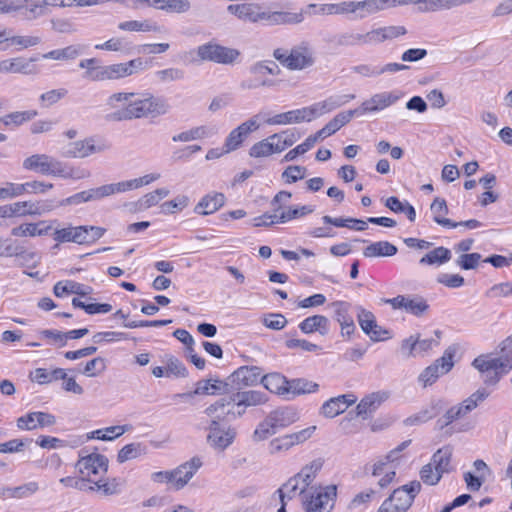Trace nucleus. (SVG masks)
Instances as JSON below:
<instances>
[{"label": "nucleus", "instance_id": "nucleus-9", "mask_svg": "<svg viewBox=\"0 0 512 512\" xmlns=\"http://www.w3.org/2000/svg\"><path fill=\"white\" fill-rule=\"evenodd\" d=\"M197 55L203 61L227 65L234 63L239 57L240 52L237 49L207 43L197 48Z\"/></svg>", "mask_w": 512, "mask_h": 512}, {"label": "nucleus", "instance_id": "nucleus-55", "mask_svg": "<svg viewBox=\"0 0 512 512\" xmlns=\"http://www.w3.org/2000/svg\"><path fill=\"white\" fill-rule=\"evenodd\" d=\"M490 395V392L486 388H479L467 399H465L459 407L461 408L464 415L474 410L480 403L484 402Z\"/></svg>", "mask_w": 512, "mask_h": 512}, {"label": "nucleus", "instance_id": "nucleus-46", "mask_svg": "<svg viewBox=\"0 0 512 512\" xmlns=\"http://www.w3.org/2000/svg\"><path fill=\"white\" fill-rule=\"evenodd\" d=\"M323 466V460L321 458L315 459L311 461L309 464L305 465L299 473L296 475L301 480V492L309 489V486L314 481L317 473L321 470Z\"/></svg>", "mask_w": 512, "mask_h": 512}, {"label": "nucleus", "instance_id": "nucleus-34", "mask_svg": "<svg viewBox=\"0 0 512 512\" xmlns=\"http://www.w3.org/2000/svg\"><path fill=\"white\" fill-rule=\"evenodd\" d=\"M53 291L56 297H63L69 294H76L84 297L91 293L92 288L73 280H64L57 282L54 285Z\"/></svg>", "mask_w": 512, "mask_h": 512}, {"label": "nucleus", "instance_id": "nucleus-64", "mask_svg": "<svg viewBox=\"0 0 512 512\" xmlns=\"http://www.w3.org/2000/svg\"><path fill=\"white\" fill-rule=\"evenodd\" d=\"M300 483L301 480L297 475L290 478L281 488L277 490L280 501L283 502L285 498L292 499L298 490L301 492V487H299Z\"/></svg>", "mask_w": 512, "mask_h": 512}, {"label": "nucleus", "instance_id": "nucleus-50", "mask_svg": "<svg viewBox=\"0 0 512 512\" xmlns=\"http://www.w3.org/2000/svg\"><path fill=\"white\" fill-rule=\"evenodd\" d=\"M308 8H317L314 12L315 14L322 15H347L350 14L349 1H343L340 3H329V4H321L317 6L316 4L308 5Z\"/></svg>", "mask_w": 512, "mask_h": 512}, {"label": "nucleus", "instance_id": "nucleus-57", "mask_svg": "<svg viewBox=\"0 0 512 512\" xmlns=\"http://www.w3.org/2000/svg\"><path fill=\"white\" fill-rule=\"evenodd\" d=\"M249 71L256 77H263L266 74L279 75L281 70L272 60L258 61L250 66Z\"/></svg>", "mask_w": 512, "mask_h": 512}, {"label": "nucleus", "instance_id": "nucleus-35", "mask_svg": "<svg viewBox=\"0 0 512 512\" xmlns=\"http://www.w3.org/2000/svg\"><path fill=\"white\" fill-rule=\"evenodd\" d=\"M261 384L271 393L288 395L289 380L280 373H269L261 378Z\"/></svg>", "mask_w": 512, "mask_h": 512}, {"label": "nucleus", "instance_id": "nucleus-53", "mask_svg": "<svg viewBox=\"0 0 512 512\" xmlns=\"http://www.w3.org/2000/svg\"><path fill=\"white\" fill-rule=\"evenodd\" d=\"M17 187L18 195L22 196L24 194H45L53 188V184L33 180L25 183H17Z\"/></svg>", "mask_w": 512, "mask_h": 512}, {"label": "nucleus", "instance_id": "nucleus-63", "mask_svg": "<svg viewBox=\"0 0 512 512\" xmlns=\"http://www.w3.org/2000/svg\"><path fill=\"white\" fill-rule=\"evenodd\" d=\"M276 432L270 419L266 416L265 419L257 425L253 432L252 439L255 442H260L274 435Z\"/></svg>", "mask_w": 512, "mask_h": 512}, {"label": "nucleus", "instance_id": "nucleus-7", "mask_svg": "<svg viewBox=\"0 0 512 512\" xmlns=\"http://www.w3.org/2000/svg\"><path fill=\"white\" fill-rule=\"evenodd\" d=\"M111 148L106 140L97 137H87L69 143L63 155L67 158H87L93 154L103 153Z\"/></svg>", "mask_w": 512, "mask_h": 512}, {"label": "nucleus", "instance_id": "nucleus-2", "mask_svg": "<svg viewBox=\"0 0 512 512\" xmlns=\"http://www.w3.org/2000/svg\"><path fill=\"white\" fill-rule=\"evenodd\" d=\"M23 168L42 175L62 178L82 179L90 176L88 171L75 173L73 169H68L66 164L47 154H34L26 158L23 161Z\"/></svg>", "mask_w": 512, "mask_h": 512}, {"label": "nucleus", "instance_id": "nucleus-28", "mask_svg": "<svg viewBox=\"0 0 512 512\" xmlns=\"http://www.w3.org/2000/svg\"><path fill=\"white\" fill-rule=\"evenodd\" d=\"M353 117H355L353 110L340 112L334 116L322 129L317 131L314 136L316 137L317 141L319 139L331 136L347 123H349Z\"/></svg>", "mask_w": 512, "mask_h": 512}, {"label": "nucleus", "instance_id": "nucleus-51", "mask_svg": "<svg viewBox=\"0 0 512 512\" xmlns=\"http://www.w3.org/2000/svg\"><path fill=\"white\" fill-rule=\"evenodd\" d=\"M325 224H330L335 227H347L350 229H354L357 231H364L367 229V222L360 219L354 218H333L331 216L325 215L322 218Z\"/></svg>", "mask_w": 512, "mask_h": 512}, {"label": "nucleus", "instance_id": "nucleus-33", "mask_svg": "<svg viewBox=\"0 0 512 512\" xmlns=\"http://www.w3.org/2000/svg\"><path fill=\"white\" fill-rule=\"evenodd\" d=\"M350 14L356 19H364L382 10L381 0L349 1Z\"/></svg>", "mask_w": 512, "mask_h": 512}, {"label": "nucleus", "instance_id": "nucleus-52", "mask_svg": "<svg viewBox=\"0 0 512 512\" xmlns=\"http://www.w3.org/2000/svg\"><path fill=\"white\" fill-rule=\"evenodd\" d=\"M500 356L497 357L502 365V373H509L512 369V334L498 345Z\"/></svg>", "mask_w": 512, "mask_h": 512}, {"label": "nucleus", "instance_id": "nucleus-48", "mask_svg": "<svg viewBox=\"0 0 512 512\" xmlns=\"http://www.w3.org/2000/svg\"><path fill=\"white\" fill-rule=\"evenodd\" d=\"M319 389L316 382L310 381L305 378H295L289 380L288 394L302 395L315 393Z\"/></svg>", "mask_w": 512, "mask_h": 512}, {"label": "nucleus", "instance_id": "nucleus-5", "mask_svg": "<svg viewBox=\"0 0 512 512\" xmlns=\"http://www.w3.org/2000/svg\"><path fill=\"white\" fill-rule=\"evenodd\" d=\"M420 490L421 483L416 480L395 489L377 512H406Z\"/></svg>", "mask_w": 512, "mask_h": 512}, {"label": "nucleus", "instance_id": "nucleus-4", "mask_svg": "<svg viewBox=\"0 0 512 512\" xmlns=\"http://www.w3.org/2000/svg\"><path fill=\"white\" fill-rule=\"evenodd\" d=\"M301 495L304 512H331L337 497V487H310Z\"/></svg>", "mask_w": 512, "mask_h": 512}, {"label": "nucleus", "instance_id": "nucleus-30", "mask_svg": "<svg viewBox=\"0 0 512 512\" xmlns=\"http://www.w3.org/2000/svg\"><path fill=\"white\" fill-rule=\"evenodd\" d=\"M267 417L270 419L276 431L290 426L299 419L297 410L293 407L278 408L271 411Z\"/></svg>", "mask_w": 512, "mask_h": 512}, {"label": "nucleus", "instance_id": "nucleus-29", "mask_svg": "<svg viewBox=\"0 0 512 512\" xmlns=\"http://www.w3.org/2000/svg\"><path fill=\"white\" fill-rule=\"evenodd\" d=\"M36 60L37 58L26 60L22 57L5 59L0 61V73H21L26 75L36 73L35 67L31 65V62Z\"/></svg>", "mask_w": 512, "mask_h": 512}, {"label": "nucleus", "instance_id": "nucleus-58", "mask_svg": "<svg viewBox=\"0 0 512 512\" xmlns=\"http://www.w3.org/2000/svg\"><path fill=\"white\" fill-rule=\"evenodd\" d=\"M277 137L274 136V134L270 135L269 137L256 142L252 145V147L249 150V155L253 158H261V157H268L273 154L271 141L276 139Z\"/></svg>", "mask_w": 512, "mask_h": 512}, {"label": "nucleus", "instance_id": "nucleus-31", "mask_svg": "<svg viewBox=\"0 0 512 512\" xmlns=\"http://www.w3.org/2000/svg\"><path fill=\"white\" fill-rule=\"evenodd\" d=\"M232 381L242 386H254L261 383L262 370L257 366H242L232 375Z\"/></svg>", "mask_w": 512, "mask_h": 512}, {"label": "nucleus", "instance_id": "nucleus-49", "mask_svg": "<svg viewBox=\"0 0 512 512\" xmlns=\"http://www.w3.org/2000/svg\"><path fill=\"white\" fill-rule=\"evenodd\" d=\"M38 115L37 110H25V111H15L5 115L0 118V123H3L5 126H20L26 122L31 121Z\"/></svg>", "mask_w": 512, "mask_h": 512}, {"label": "nucleus", "instance_id": "nucleus-54", "mask_svg": "<svg viewBox=\"0 0 512 512\" xmlns=\"http://www.w3.org/2000/svg\"><path fill=\"white\" fill-rule=\"evenodd\" d=\"M130 430L129 425H121V426H110L104 429H98L91 432V438H95L103 441H111L115 438L120 437L125 432Z\"/></svg>", "mask_w": 512, "mask_h": 512}, {"label": "nucleus", "instance_id": "nucleus-56", "mask_svg": "<svg viewBox=\"0 0 512 512\" xmlns=\"http://www.w3.org/2000/svg\"><path fill=\"white\" fill-rule=\"evenodd\" d=\"M211 134V130L206 126L194 127L190 130L183 131L172 137L173 142H189L193 140L203 139Z\"/></svg>", "mask_w": 512, "mask_h": 512}, {"label": "nucleus", "instance_id": "nucleus-37", "mask_svg": "<svg viewBox=\"0 0 512 512\" xmlns=\"http://www.w3.org/2000/svg\"><path fill=\"white\" fill-rule=\"evenodd\" d=\"M84 52V46L81 44H72L64 48L51 50L42 54L43 59L56 61H70L78 58Z\"/></svg>", "mask_w": 512, "mask_h": 512}, {"label": "nucleus", "instance_id": "nucleus-39", "mask_svg": "<svg viewBox=\"0 0 512 512\" xmlns=\"http://www.w3.org/2000/svg\"><path fill=\"white\" fill-rule=\"evenodd\" d=\"M453 454V448L449 445L439 448L431 458V463L434 465V469L440 474L448 473L452 470L451 458Z\"/></svg>", "mask_w": 512, "mask_h": 512}, {"label": "nucleus", "instance_id": "nucleus-38", "mask_svg": "<svg viewBox=\"0 0 512 512\" xmlns=\"http://www.w3.org/2000/svg\"><path fill=\"white\" fill-rule=\"evenodd\" d=\"M225 203V196L222 193L204 196L195 206V212L200 215H209L220 209Z\"/></svg>", "mask_w": 512, "mask_h": 512}, {"label": "nucleus", "instance_id": "nucleus-62", "mask_svg": "<svg viewBox=\"0 0 512 512\" xmlns=\"http://www.w3.org/2000/svg\"><path fill=\"white\" fill-rule=\"evenodd\" d=\"M8 42L11 45L18 46L19 49H27L42 43V38L36 35H8Z\"/></svg>", "mask_w": 512, "mask_h": 512}, {"label": "nucleus", "instance_id": "nucleus-45", "mask_svg": "<svg viewBox=\"0 0 512 512\" xmlns=\"http://www.w3.org/2000/svg\"><path fill=\"white\" fill-rule=\"evenodd\" d=\"M395 245L388 241H378L371 243L363 250V255L367 258L373 257H391L397 253Z\"/></svg>", "mask_w": 512, "mask_h": 512}, {"label": "nucleus", "instance_id": "nucleus-13", "mask_svg": "<svg viewBox=\"0 0 512 512\" xmlns=\"http://www.w3.org/2000/svg\"><path fill=\"white\" fill-rule=\"evenodd\" d=\"M472 366L480 373L485 374L484 383L487 385H496L501 376L505 374L502 373L500 360L490 355L482 354L476 357L472 362Z\"/></svg>", "mask_w": 512, "mask_h": 512}, {"label": "nucleus", "instance_id": "nucleus-43", "mask_svg": "<svg viewBox=\"0 0 512 512\" xmlns=\"http://www.w3.org/2000/svg\"><path fill=\"white\" fill-rule=\"evenodd\" d=\"M118 28L122 31L130 32H162V27L159 26L155 21L150 19H146L143 21L129 20L120 22L118 24Z\"/></svg>", "mask_w": 512, "mask_h": 512}, {"label": "nucleus", "instance_id": "nucleus-27", "mask_svg": "<svg viewBox=\"0 0 512 512\" xmlns=\"http://www.w3.org/2000/svg\"><path fill=\"white\" fill-rule=\"evenodd\" d=\"M232 401L238 408L263 405L268 401V397L265 393L258 390H245L232 393Z\"/></svg>", "mask_w": 512, "mask_h": 512}, {"label": "nucleus", "instance_id": "nucleus-42", "mask_svg": "<svg viewBox=\"0 0 512 512\" xmlns=\"http://www.w3.org/2000/svg\"><path fill=\"white\" fill-rule=\"evenodd\" d=\"M430 210L433 215V220L437 224L443 227L456 228V224H454V221L445 218V215H447L449 211L445 199L436 197L430 205Z\"/></svg>", "mask_w": 512, "mask_h": 512}, {"label": "nucleus", "instance_id": "nucleus-14", "mask_svg": "<svg viewBox=\"0 0 512 512\" xmlns=\"http://www.w3.org/2000/svg\"><path fill=\"white\" fill-rule=\"evenodd\" d=\"M80 474L91 483L94 480L92 475L105 474L108 470V459L104 455L92 453L81 457L76 464Z\"/></svg>", "mask_w": 512, "mask_h": 512}, {"label": "nucleus", "instance_id": "nucleus-6", "mask_svg": "<svg viewBox=\"0 0 512 512\" xmlns=\"http://www.w3.org/2000/svg\"><path fill=\"white\" fill-rule=\"evenodd\" d=\"M458 351L456 345L449 346L443 356L426 367L418 376V382L425 388L433 385L440 376L447 374L454 366V357Z\"/></svg>", "mask_w": 512, "mask_h": 512}, {"label": "nucleus", "instance_id": "nucleus-26", "mask_svg": "<svg viewBox=\"0 0 512 512\" xmlns=\"http://www.w3.org/2000/svg\"><path fill=\"white\" fill-rule=\"evenodd\" d=\"M407 33L404 26H386L367 32L368 45H375L387 40H393Z\"/></svg>", "mask_w": 512, "mask_h": 512}, {"label": "nucleus", "instance_id": "nucleus-59", "mask_svg": "<svg viewBox=\"0 0 512 512\" xmlns=\"http://www.w3.org/2000/svg\"><path fill=\"white\" fill-rule=\"evenodd\" d=\"M158 82L166 84L175 81H181L185 78L184 70L180 68L170 67L163 70H158L154 73Z\"/></svg>", "mask_w": 512, "mask_h": 512}, {"label": "nucleus", "instance_id": "nucleus-47", "mask_svg": "<svg viewBox=\"0 0 512 512\" xmlns=\"http://www.w3.org/2000/svg\"><path fill=\"white\" fill-rule=\"evenodd\" d=\"M88 201H99L116 193H122L121 182L102 185L100 187L85 190Z\"/></svg>", "mask_w": 512, "mask_h": 512}, {"label": "nucleus", "instance_id": "nucleus-10", "mask_svg": "<svg viewBox=\"0 0 512 512\" xmlns=\"http://www.w3.org/2000/svg\"><path fill=\"white\" fill-rule=\"evenodd\" d=\"M399 99L400 94L396 91H384L373 94L369 99L363 101L359 107L352 110L355 116L376 113L394 105Z\"/></svg>", "mask_w": 512, "mask_h": 512}, {"label": "nucleus", "instance_id": "nucleus-60", "mask_svg": "<svg viewBox=\"0 0 512 512\" xmlns=\"http://www.w3.org/2000/svg\"><path fill=\"white\" fill-rule=\"evenodd\" d=\"M39 489L37 482H28L21 486L4 489L3 495L8 494L14 498H24L36 493Z\"/></svg>", "mask_w": 512, "mask_h": 512}, {"label": "nucleus", "instance_id": "nucleus-18", "mask_svg": "<svg viewBox=\"0 0 512 512\" xmlns=\"http://www.w3.org/2000/svg\"><path fill=\"white\" fill-rule=\"evenodd\" d=\"M56 423L54 415L47 412H30L17 419V427L21 430H35L52 426Z\"/></svg>", "mask_w": 512, "mask_h": 512}, {"label": "nucleus", "instance_id": "nucleus-15", "mask_svg": "<svg viewBox=\"0 0 512 512\" xmlns=\"http://www.w3.org/2000/svg\"><path fill=\"white\" fill-rule=\"evenodd\" d=\"M260 115L261 114L253 116L251 119L243 122L229 133L224 144L225 152H231L238 149L248 134L259 128L257 118L260 117Z\"/></svg>", "mask_w": 512, "mask_h": 512}, {"label": "nucleus", "instance_id": "nucleus-41", "mask_svg": "<svg viewBox=\"0 0 512 512\" xmlns=\"http://www.w3.org/2000/svg\"><path fill=\"white\" fill-rule=\"evenodd\" d=\"M355 98L354 94H347V95H334L330 96L327 99L315 103L316 110L318 113V116H322L326 113H329L345 104L350 102Z\"/></svg>", "mask_w": 512, "mask_h": 512}, {"label": "nucleus", "instance_id": "nucleus-8", "mask_svg": "<svg viewBox=\"0 0 512 512\" xmlns=\"http://www.w3.org/2000/svg\"><path fill=\"white\" fill-rule=\"evenodd\" d=\"M146 68V62L141 57H138L124 63L101 66L100 74L97 75L96 78L102 79V81L119 80L142 72L146 70Z\"/></svg>", "mask_w": 512, "mask_h": 512}, {"label": "nucleus", "instance_id": "nucleus-24", "mask_svg": "<svg viewBox=\"0 0 512 512\" xmlns=\"http://www.w3.org/2000/svg\"><path fill=\"white\" fill-rule=\"evenodd\" d=\"M17 11L24 19L32 21L47 14L48 0H17Z\"/></svg>", "mask_w": 512, "mask_h": 512}, {"label": "nucleus", "instance_id": "nucleus-3", "mask_svg": "<svg viewBox=\"0 0 512 512\" xmlns=\"http://www.w3.org/2000/svg\"><path fill=\"white\" fill-rule=\"evenodd\" d=\"M273 57L285 68L292 71L306 69L315 63L314 51L308 41H301L294 45L290 51L277 48L273 51Z\"/></svg>", "mask_w": 512, "mask_h": 512}, {"label": "nucleus", "instance_id": "nucleus-22", "mask_svg": "<svg viewBox=\"0 0 512 512\" xmlns=\"http://www.w3.org/2000/svg\"><path fill=\"white\" fill-rule=\"evenodd\" d=\"M353 394H344L330 398L321 407V414L326 418H334L343 413L350 405L356 402Z\"/></svg>", "mask_w": 512, "mask_h": 512}, {"label": "nucleus", "instance_id": "nucleus-17", "mask_svg": "<svg viewBox=\"0 0 512 512\" xmlns=\"http://www.w3.org/2000/svg\"><path fill=\"white\" fill-rule=\"evenodd\" d=\"M202 464L201 458L194 456L189 461H186L173 469L172 472H177L173 479V488L175 490L183 489L201 468Z\"/></svg>", "mask_w": 512, "mask_h": 512}, {"label": "nucleus", "instance_id": "nucleus-16", "mask_svg": "<svg viewBox=\"0 0 512 512\" xmlns=\"http://www.w3.org/2000/svg\"><path fill=\"white\" fill-rule=\"evenodd\" d=\"M358 322L362 331L368 335L372 341H381L388 338L389 332L377 324L372 312L359 308Z\"/></svg>", "mask_w": 512, "mask_h": 512}, {"label": "nucleus", "instance_id": "nucleus-32", "mask_svg": "<svg viewBox=\"0 0 512 512\" xmlns=\"http://www.w3.org/2000/svg\"><path fill=\"white\" fill-rule=\"evenodd\" d=\"M303 12L274 11L265 12L264 22L268 25H294L303 22Z\"/></svg>", "mask_w": 512, "mask_h": 512}, {"label": "nucleus", "instance_id": "nucleus-25", "mask_svg": "<svg viewBox=\"0 0 512 512\" xmlns=\"http://www.w3.org/2000/svg\"><path fill=\"white\" fill-rule=\"evenodd\" d=\"M314 210L315 208L312 205L290 206L287 207L286 210H282L280 213H265L263 214V217L270 219V223H287L293 219L311 214Z\"/></svg>", "mask_w": 512, "mask_h": 512}, {"label": "nucleus", "instance_id": "nucleus-36", "mask_svg": "<svg viewBox=\"0 0 512 512\" xmlns=\"http://www.w3.org/2000/svg\"><path fill=\"white\" fill-rule=\"evenodd\" d=\"M329 319L324 315H313L305 318L299 324V329L304 334H312L319 332L321 335H326L329 331Z\"/></svg>", "mask_w": 512, "mask_h": 512}, {"label": "nucleus", "instance_id": "nucleus-23", "mask_svg": "<svg viewBox=\"0 0 512 512\" xmlns=\"http://www.w3.org/2000/svg\"><path fill=\"white\" fill-rule=\"evenodd\" d=\"M388 398L389 392L387 391H376L366 395L356 407L357 415L363 419H367L368 416L374 413Z\"/></svg>", "mask_w": 512, "mask_h": 512}, {"label": "nucleus", "instance_id": "nucleus-61", "mask_svg": "<svg viewBox=\"0 0 512 512\" xmlns=\"http://www.w3.org/2000/svg\"><path fill=\"white\" fill-rule=\"evenodd\" d=\"M47 233V229H38L37 223H26L11 229V235L15 237H35Z\"/></svg>", "mask_w": 512, "mask_h": 512}, {"label": "nucleus", "instance_id": "nucleus-12", "mask_svg": "<svg viewBox=\"0 0 512 512\" xmlns=\"http://www.w3.org/2000/svg\"><path fill=\"white\" fill-rule=\"evenodd\" d=\"M235 436V428L225 424L218 425L216 421H210L207 442L214 449L225 450L233 443Z\"/></svg>", "mask_w": 512, "mask_h": 512}, {"label": "nucleus", "instance_id": "nucleus-19", "mask_svg": "<svg viewBox=\"0 0 512 512\" xmlns=\"http://www.w3.org/2000/svg\"><path fill=\"white\" fill-rule=\"evenodd\" d=\"M227 10L244 22L258 23L264 21L265 11H262L256 3L231 4Z\"/></svg>", "mask_w": 512, "mask_h": 512}, {"label": "nucleus", "instance_id": "nucleus-11", "mask_svg": "<svg viewBox=\"0 0 512 512\" xmlns=\"http://www.w3.org/2000/svg\"><path fill=\"white\" fill-rule=\"evenodd\" d=\"M235 407L237 406L234 404V401H232V395H229L209 405L204 412L211 418V421H216L219 425L234 420L245 413L244 409L235 412Z\"/></svg>", "mask_w": 512, "mask_h": 512}, {"label": "nucleus", "instance_id": "nucleus-20", "mask_svg": "<svg viewBox=\"0 0 512 512\" xmlns=\"http://www.w3.org/2000/svg\"><path fill=\"white\" fill-rule=\"evenodd\" d=\"M331 305L334 308V318L341 327V335L350 337L356 329L353 317L350 315L351 304L346 301H335Z\"/></svg>", "mask_w": 512, "mask_h": 512}, {"label": "nucleus", "instance_id": "nucleus-44", "mask_svg": "<svg viewBox=\"0 0 512 512\" xmlns=\"http://www.w3.org/2000/svg\"><path fill=\"white\" fill-rule=\"evenodd\" d=\"M452 258L451 251L443 246L436 247L425 254L420 260V265L441 266L449 262Z\"/></svg>", "mask_w": 512, "mask_h": 512}, {"label": "nucleus", "instance_id": "nucleus-40", "mask_svg": "<svg viewBox=\"0 0 512 512\" xmlns=\"http://www.w3.org/2000/svg\"><path fill=\"white\" fill-rule=\"evenodd\" d=\"M85 235L86 230L80 226H77L56 229L53 233V238L59 243L74 242L77 244H84Z\"/></svg>", "mask_w": 512, "mask_h": 512}, {"label": "nucleus", "instance_id": "nucleus-21", "mask_svg": "<svg viewBox=\"0 0 512 512\" xmlns=\"http://www.w3.org/2000/svg\"><path fill=\"white\" fill-rule=\"evenodd\" d=\"M325 42L332 48L368 45L367 33L361 34L352 31L329 35L325 38Z\"/></svg>", "mask_w": 512, "mask_h": 512}, {"label": "nucleus", "instance_id": "nucleus-1", "mask_svg": "<svg viewBox=\"0 0 512 512\" xmlns=\"http://www.w3.org/2000/svg\"><path fill=\"white\" fill-rule=\"evenodd\" d=\"M133 92H119L110 95L107 106L114 109L106 118L109 121L120 122L146 117L164 115L169 111V104L162 97H155L146 93L142 97L135 98Z\"/></svg>", "mask_w": 512, "mask_h": 512}]
</instances>
